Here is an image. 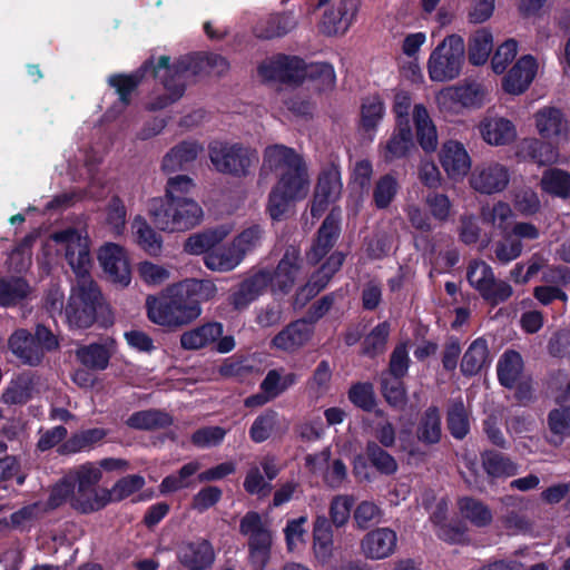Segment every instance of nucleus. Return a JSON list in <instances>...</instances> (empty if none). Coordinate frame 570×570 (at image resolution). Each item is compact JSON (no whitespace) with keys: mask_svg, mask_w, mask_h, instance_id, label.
Listing matches in <instances>:
<instances>
[{"mask_svg":"<svg viewBox=\"0 0 570 570\" xmlns=\"http://www.w3.org/2000/svg\"><path fill=\"white\" fill-rule=\"evenodd\" d=\"M173 285L160 295L146 298L147 316L150 322L164 327H179L196 320L202 308L198 302L186 297L184 292H174Z\"/></svg>","mask_w":570,"mask_h":570,"instance_id":"1","label":"nucleus"},{"mask_svg":"<svg viewBox=\"0 0 570 570\" xmlns=\"http://www.w3.org/2000/svg\"><path fill=\"white\" fill-rule=\"evenodd\" d=\"M149 213L156 227L168 233L189 230L203 219V209L193 198L154 199Z\"/></svg>","mask_w":570,"mask_h":570,"instance_id":"2","label":"nucleus"},{"mask_svg":"<svg viewBox=\"0 0 570 570\" xmlns=\"http://www.w3.org/2000/svg\"><path fill=\"white\" fill-rule=\"evenodd\" d=\"M465 45L461 36H446L430 53L426 61L429 78L433 82H448L456 79L462 71Z\"/></svg>","mask_w":570,"mask_h":570,"instance_id":"3","label":"nucleus"},{"mask_svg":"<svg viewBox=\"0 0 570 570\" xmlns=\"http://www.w3.org/2000/svg\"><path fill=\"white\" fill-rule=\"evenodd\" d=\"M309 191V178L305 164L277 177L269 196L267 210L273 219H281L298 200Z\"/></svg>","mask_w":570,"mask_h":570,"instance_id":"4","label":"nucleus"},{"mask_svg":"<svg viewBox=\"0 0 570 570\" xmlns=\"http://www.w3.org/2000/svg\"><path fill=\"white\" fill-rule=\"evenodd\" d=\"M208 155L218 173L234 177L247 176L258 163L256 149L240 142L213 141Z\"/></svg>","mask_w":570,"mask_h":570,"instance_id":"5","label":"nucleus"},{"mask_svg":"<svg viewBox=\"0 0 570 570\" xmlns=\"http://www.w3.org/2000/svg\"><path fill=\"white\" fill-rule=\"evenodd\" d=\"M101 295L98 287L89 278L80 279L71 291L65 315L70 326L87 328L96 320L97 307L100 305Z\"/></svg>","mask_w":570,"mask_h":570,"instance_id":"6","label":"nucleus"},{"mask_svg":"<svg viewBox=\"0 0 570 570\" xmlns=\"http://www.w3.org/2000/svg\"><path fill=\"white\" fill-rule=\"evenodd\" d=\"M239 532L248 538L249 562L254 570H264L271 558L273 534L268 524L256 512L246 513L239 523Z\"/></svg>","mask_w":570,"mask_h":570,"instance_id":"7","label":"nucleus"},{"mask_svg":"<svg viewBox=\"0 0 570 570\" xmlns=\"http://www.w3.org/2000/svg\"><path fill=\"white\" fill-rule=\"evenodd\" d=\"M52 240L65 250L66 259L73 272L86 278L91 266L90 240L85 228L68 227L51 235Z\"/></svg>","mask_w":570,"mask_h":570,"instance_id":"8","label":"nucleus"},{"mask_svg":"<svg viewBox=\"0 0 570 570\" xmlns=\"http://www.w3.org/2000/svg\"><path fill=\"white\" fill-rule=\"evenodd\" d=\"M488 89L479 82L470 81L450 86L435 96L439 109L443 112L458 114L462 108H480L488 98Z\"/></svg>","mask_w":570,"mask_h":570,"instance_id":"9","label":"nucleus"},{"mask_svg":"<svg viewBox=\"0 0 570 570\" xmlns=\"http://www.w3.org/2000/svg\"><path fill=\"white\" fill-rule=\"evenodd\" d=\"M145 71H151V73L161 79L164 89L166 91L165 97L150 104L151 109H161L167 107L169 104L178 100L185 90L184 85V72L186 66L181 62L170 65L169 57L161 56L158 58L157 65L150 59L144 66Z\"/></svg>","mask_w":570,"mask_h":570,"instance_id":"10","label":"nucleus"},{"mask_svg":"<svg viewBox=\"0 0 570 570\" xmlns=\"http://www.w3.org/2000/svg\"><path fill=\"white\" fill-rule=\"evenodd\" d=\"M511 180L510 168L490 160L476 165L469 177L470 187L481 195H495L504 191Z\"/></svg>","mask_w":570,"mask_h":570,"instance_id":"11","label":"nucleus"},{"mask_svg":"<svg viewBox=\"0 0 570 570\" xmlns=\"http://www.w3.org/2000/svg\"><path fill=\"white\" fill-rule=\"evenodd\" d=\"M468 281L484 299L492 304L507 301L512 295V287L503 281H497L492 268L484 262H473L468 271Z\"/></svg>","mask_w":570,"mask_h":570,"instance_id":"12","label":"nucleus"},{"mask_svg":"<svg viewBox=\"0 0 570 570\" xmlns=\"http://www.w3.org/2000/svg\"><path fill=\"white\" fill-rule=\"evenodd\" d=\"M223 326L219 323H207L186 331L180 336V345L185 350H200L216 343L219 353H228L235 347L233 336H222Z\"/></svg>","mask_w":570,"mask_h":570,"instance_id":"13","label":"nucleus"},{"mask_svg":"<svg viewBox=\"0 0 570 570\" xmlns=\"http://www.w3.org/2000/svg\"><path fill=\"white\" fill-rule=\"evenodd\" d=\"M98 262L109 278L121 286L129 285L131 271L125 248L115 243H106L98 250Z\"/></svg>","mask_w":570,"mask_h":570,"instance_id":"14","label":"nucleus"},{"mask_svg":"<svg viewBox=\"0 0 570 570\" xmlns=\"http://www.w3.org/2000/svg\"><path fill=\"white\" fill-rule=\"evenodd\" d=\"M397 534L390 528H376L368 531L360 541L361 554L372 561L384 560L394 554Z\"/></svg>","mask_w":570,"mask_h":570,"instance_id":"15","label":"nucleus"},{"mask_svg":"<svg viewBox=\"0 0 570 570\" xmlns=\"http://www.w3.org/2000/svg\"><path fill=\"white\" fill-rule=\"evenodd\" d=\"M540 69L539 61L531 55L520 57L502 79V88L510 95H521L533 82Z\"/></svg>","mask_w":570,"mask_h":570,"instance_id":"16","label":"nucleus"},{"mask_svg":"<svg viewBox=\"0 0 570 570\" xmlns=\"http://www.w3.org/2000/svg\"><path fill=\"white\" fill-rule=\"evenodd\" d=\"M358 8L360 0H341L324 12L321 31L327 36L344 35L354 22Z\"/></svg>","mask_w":570,"mask_h":570,"instance_id":"17","label":"nucleus"},{"mask_svg":"<svg viewBox=\"0 0 570 570\" xmlns=\"http://www.w3.org/2000/svg\"><path fill=\"white\" fill-rule=\"evenodd\" d=\"M268 288L272 291V271L261 268L239 284L230 296V303L237 309L245 308Z\"/></svg>","mask_w":570,"mask_h":570,"instance_id":"18","label":"nucleus"},{"mask_svg":"<svg viewBox=\"0 0 570 570\" xmlns=\"http://www.w3.org/2000/svg\"><path fill=\"white\" fill-rule=\"evenodd\" d=\"M439 157L444 171L452 180H462L471 169V157L459 141L444 142Z\"/></svg>","mask_w":570,"mask_h":570,"instance_id":"19","label":"nucleus"},{"mask_svg":"<svg viewBox=\"0 0 570 570\" xmlns=\"http://www.w3.org/2000/svg\"><path fill=\"white\" fill-rule=\"evenodd\" d=\"M301 271L299 250L295 247L286 249L275 271H272L273 294H287L295 284Z\"/></svg>","mask_w":570,"mask_h":570,"instance_id":"20","label":"nucleus"},{"mask_svg":"<svg viewBox=\"0 0 570 570\" xmlns=\"http://www.w3.org/2000/svg\"><path fill=\"white\" fill-rule=\"evenodd\" d=\"M304 165L302 157L292 148L284 145H271L263 154L262 173H274L281 176L284 171L293 170Z\"/></svg>","mask_w":570,"mask_h":570,"instance_id":"21","label":"nucleus"},{"mask_svg":"<svg viewBox=\"0 0 570 570\" xmlns=\"http://www.w3.org/2000/svg\"><path fill=\"white\" fill-rule=\"evenodd\" d=\"M313 335V325L305 320L292 322L277 333L271 346L282 352L294 353L302 348Z\"/></svg>","mask_w":570,"mask_h":570,"instance_id":"22","label":"nucleus"},{"mask_svg":"<svg viewBox=\"0 0 570 570\" xmlns=\"http://www.w3.org/2000/svg\"><path fill=\"white\" fill-rule=\"evenodd\" d=\"M482 139L490 146H505L517 138L515 125L501 116H485L478 125Z\"/></svg>","mask_w":570,"mask_h":570,"instance_id":"23","label":"nucleus"},{"mask_svg":"<svg viewBox=\"0 0 570 570\" xmlns=\"http://www.w3.org/2000/svg\"><path fill=\"white\" fill-rule=\"evenodd\" d=\"M342 191L341 174L336 168L324 171L317 183L311 207L313 216H320L326 207L338 199Z\"/></svg>","mask_w":570,"mask_h":570,"instance_id":"24","label":"nucleus"},{"mask_svg":"<svg viewBox=\"0 0 570 570\" xmlns=\"http://www.w3.org/2000/svg\"><path fill=\"white\" fill-rule=\"evenodd\" d=\"M344 262L342 253H333L326 263L311 277L308 283L299 288L296 294V303L305 304L306 301L318 294L328 283L331 277L340 269Z\"/></svg>","mask_w":570,"mask_h":570,"instance_id":"25","label":"nucleus"},{"mask_svg":"<svg viewBox=\"0 0 570 570\" xmlns=\"http://www.w3.org/2000/svg\"><path fill=\"white\" fill-rule=\"evenodd\" d=\"M259 73L269 80L298 81L306 72L301 59L296 57H279L262 65Z\"/></svg>","mask_w":570,"mask_h":570,"instance_id":"26","label":"nucleus"},{"mask_svg":"<svg viewBox=\"0 0 570 570\" xmlns=\"http://www.w3.org/2000/svg\"><path fill=\"white\" fill-rule=\"evenodd\" d=\"M203 151V145L196 140L181 141L164 156L161 169L166 173L181 170L195 161Z\"/></svg>","mask_w":570,"mask_h":570,"instance_id":"27","label":"nucleus"},{"mask_svg":"<svg viewBox=\"0 0 570 570\" xmlns=\"http://www.w3.org/2000/svg\"><path fill=\"white\" fill-rule=\"evenodd\" d=\"M180 562L191 570H204L215 560V551L207 540L188 542L179 548Z\"/></svg>","mask_w":570,"mask_h":570,"instance_id":"28","label":"nucleus"},{"mask_svg":"<svg viewBox=\"0 0 570 570\" xmlns=\"http://www.w3.org/2000/svg\"><path fill=\"white\" fill-rule=\"evenodd\" d=\"M8 346L11 353L26 365L36 366L42 361L43 354L35 338L26 330H17L9 337Z\"/></svg>","mask_w":570,"mask_h":570,"instance_id":"29","label":"nucleus"},{"mask_svg":"<svg viewBox=\"0 0 570 570\" xmlns=\"http://www.w3.org/2000/svg\"><path fill=\"white\" fill-rule=\"evenodd\" d=\"M340 213L334 210L323 222L317 238L311 250L307 253V259L312 263L320 262L333 247L338 235Z\"/></svg>","mask_w":570,"mask_h":570,"instance_id":"30","label":"nucleus"},{"mask_svg":"<svg viewBox=\"0 0 570 570\" xmlns=\"http://www.w3.org/2000/svg\"><path fill=\"white\" fill-rule=\"evenodd\" d=\"M38 393L39 377L31 373H23L9 383L2 393V401L7 404H23Z\"/></svg>","mask_w":570,"mask_h":570,"instance_id":"31","label":"nucleus"},{"mask_svg":"<svg viewBox=\"0 0 570 570\" xmlns=\"http://www.w3.org/2000/svg\"><path fill=\"white\" fill-rule=\"evenodd\" d=\"M517 156L523 159H532L539 165L556 164L560 161V155L556 147L537 138H524L517 146Z\"/></svg>","mask_w":570,"mask_h":570,"instance_id":"32","label":"nucleus"},{"mask_svg":"<svg viewBox=\"0 0 570 570\" xmlns=\"http://www.w3.org/2000/svg\"><path fill=\"white\" fill-rule=\"evenodd\" d=\"M412 116L420 146L424 151L433 153L438 147V131L426 108L421 104L415 105Z\"/></svg>","mask_w":570,"mask_h":570,"instance_id":"33","label":"nucleus"},{"mask_svg":"<svg viewBox=\"0 0 570 570\" xmlns=\"http://www.w3.org/2000/svg\"><path fill=\"white\" fill-rule=\"evenodd\" d=\"M534 124L539 135L546 139L562 136L567 130V122L561 110L554 107H543L534 114Z\"/></svg>","mask_w":570,"mask_h":570,"instance_id":"34","label":"nucleus"},{"mask_svg":"<svg viewBox=\"0 0 570 570\" xmlns=\"http://www.w3.org/2000/svg\"><path fill=\"white\" fill-rule=\"evenodd\" d=\"M232 229L227 226H220L214 229H208L203 233L189 236L184 245L185 252L191 255L207 254L220 244L229 234Z\"/></svg>","mask_w":570,"mask_h":570,"instance_id":"35","label":"nucleus"},{"mask_svg":"<svg viewBox=\"0 0 570 570\" xmlns=\"http://www.w3.org/2000/svg\"><path fill=\"white\" fill-rule=\"evenodd\" d=\"M109 502H111L109 490L99 487L76 489L72 497V508L81 513L98 511Z\"/></svg>","mask_w":570,"mask_h":570,"instance_id":"36","label":"nucleus"},{"mask_svg":"<svg viewBox=\"0 0 570 570\" xmlns=\"http://www.w3.org/2000/svg\"><path fill=\"white\" fill-rule=\"evenodd\" d=\"M413 147V136L410 124H396V129L383 147V157L385 160L391 161L402 158Z\"/></svg>","mask_w":570,"mask_h":570,"instance_id":"37","label":"nucleus"},{"mask_svg":"<svg viewBox=\"0 0 570 570\" xmlns=\"http://www.w3.org/2000/svg\"><path fill=\"white\" fill-rule=\"evenodd\" d=\"M31 287L20 277L0 279V305L11 307L28 299L31 295Z\"/></svg>","mask_w":570,"mask_h":570,"instance_id":"38","label":"nucleus"},{"mask_svg":"<svg viewBox=\"0 0 570 570\" xmlns=\"http://www.w3.org/2000/svg\"><path fill=\"white\" fill-rule=\"evenodd\" d=\"M242 262L243 259L239 257L232 244L219 248L214 247L212 252L204 256L205 266L213 272L219 273L230 272Z\"/></svg>","mask_w":570,"mask_h":570,"instance_id":"39","label":"nucleus"},{"mask_svg":"<svg viewBox=\"0 0 570 570\" xmlns=\"http://www.w3.org/2000/svg\"><path fill=\"white\" fill-rule=\"evenodd\" d=\"M490 363L488 344L483 338L471 343L463 355L461 371L465 375H475Z\"/></svg>","mask_w":570,"mask_h":570,"instance_id":"40","label":"nucleus"},{"mask_svg":"<svg viewBox=\"0 0 570 570\" xmlns=\"http://www.w3.org/2000/svg\"><path fill=\"white\" fill-rule=\"evenodd\" d=\"M458 509L463 519L476 527H487L492 522L493 515L489 507L474 498L459 499Z\"/></svg>","mask_w":570,"mask_h":570,"instance_id":"41","label":"nucleus"},{"mask_svg":"<svg viewBox=\"0 0 570 570\" xmlns=\"http://www.w3.org/2000/svg\"><path fill=\"white\" fill-rule=\"evenodd\" d=\"M385 116V105L381 97L370 96L361 106V129L368 132L371 138Z\"/></svg>","mask_w":570,"mask_h":570,"instance_id":"42","label":"nucleus"},{"mask_svg":"<svg viewBox=\"0 0 570 570\" xmlns=\"http://www.w3.org/2000/svg\"><path fill=\"white\" fill-rule=\"evenodd\" d=\"M314 556L321 563H326L331 560L334 552L333 532L326 524V519L318 518L314 528L313 540Z\"/></svg>","mask_w":570,"mask_h":570,"instance_id":"43","label":"nucleus"},{"mask_svg":"<svg viewBox=\"0 0 570 570\" xmlns=\"http://www.w3.org/2000/svg\"><path fill=\"white\" fill-rule=\"evenodd\" d=\"M523 368L522 357L514 351H507L498 362V377L502 385L513 387L517 385Z\"/></svg>","mask_w":570,"mask_h":570,"instance_id":"44","label":"nucleus"},{"mask_svg":"<svg viewBox=\"0 0 570 570\" xmlns=\"http://www.w3.org/2000/svg\"><path fill=\"white\" fill-rule=\"evenodd\" d=\"M541 189L554 197H570V174L562 169H547L541 177Z\"/></svg>","mask_w":570,"mask_h":570,"instance_id":"45","label":"nucleus"},{"mask_svg":"<svg viewBox=\"0 0 570 570\" xmlns=\"http://www.w3.org/2000/svg\"><path fill=\"white\" fill-rule=\"evenodd\" d=\"M107 435L106 430L100 428L81 431L68 439L60 448L62 454H72L89 450L98 444Z\"/></svg>","mask_w":570,"mask_h":570,"instance_id":"46","label":"nucleus"},{"mask_svg":"<svg viewBox=\"0 0 570 570\" xmlns=\"http://www.w3.org/2000/svg\"><path fill=\"white\" fill-rule=\"evenodd\" d=\"M297 375L284 368L271 370L261 383V390L273 400L283 394L297 382Z\"/></svg>","mask_w":570,"mask_h":570,"instance_id":"47","label":"nucleus"},{"mask_svg":"<svg viewBox=\"0 0 570 570\" xmlns=\"http://www.w3.org/2000/svg\"><path fill=\"white\" fill-rule=\"evenodd\" d=\"M132 235L137 244L150 255H157L161 249V238L140 216L134 218Z\"/></svg>","mask_w":570,"mask_h":570,"instance_id":"48","label":"nucleus"},{"mask_svg":"<svg viewBox=\"0 0 570 570\" xmlns=\"http://www.w3.org/2000/svg\"><path fill=\"white\" fill-rule=\"evenodd\" d=\"M493 48L492 33L487 29L475 31L469 42V59L474 66L487 62Z\"/></svg>","mask_w":570,"mask_h":570,"instance_id":"49","label":"nucleus"},{"mask_svg":"<svg viewBox=\"0 0 570 570\" xmlns=\"http://www.w3.org/2000/svg\"><path fill=\"white\" fill-rule=\"evenodd\" d=\"M482 464L487 473L493 478L512 476L518 465L501 453L488 451L482 454Z\"/></svg>","mask_w":570,"mask_h":570,"instance_id":"50","label":"nucleus"},{"mask_svg":"<svg viewBox=\"0 0 570 570\" xmlns=\"http://www.w3.org/2000/svg\"><path fill=\"white\" fill-rule=\"evenodd\" d=\"M174 292H184L189 299L207 301L216 294V285L207 279H187L173 285Z\"/></svg>","mask_w":570,"mask_h":570,"instance_id":"51","label":"nucleus"},{"mask_svg":"<svg viewBox=\"0 0 570 570\" xmlns=\"http://www.w3.org/2000/svg\"><path fill=\"white\" fill-rule=\"evenodd\" d=\"M171 423L169 414L158 410H147L134 413L127 420L130 428L139 430H151L165 428Z\"/></svg>","mask_w":570,"mask_h":570,"instance_id":"52","label":"nucleus"},{"mask_svg":"<svg viewBox=\"0 0 570 570\" xmlns=\"http://www.w3.org/2000/svg\"><path fill=\"white\" fill-rule=\"evenodd\" d=\"M68 480L76 485V489H88L97 487L102 478L100 468L96 463L87 462L68 471Z\"/></svg>","mask_w":570,"mask_h":570,"instance_id":"53","label":"nucleus"},{"mask_svg":"<svg viewBox=\"0 0 570 570\" xmlns=\"http://www.w3.org/2000/svg\"><path fill=\"white\" fill-rule=\"evenodd\" d=\"M78 360L87 367L102 371L107 368L110 360V351L101 344H91L77 351Z\"/></svg>","mask_w":570,"mask_h":570,"instance_id":"54","label":"nucleus"},{"mask_svg":"<svg viewBox=\"0 0 570 570\" xmlns=\"http://www.w3.org/2000/svg\"><path fill=\"white\" fill-rule=\"evenodd\" d=\"M417 436L424 443H436L441 438V419L436 407H430L422 416Z\"/></svg>","mask_w":570,"mask_h":570,"instance_id":"55","label":"nucleus"},{"mask_svg":"<svg viewBox=\"0 0 570 570\" xmlns=\"http://www.w3.org/2000/svg\"><path fill=\"white\" fill-rule=\"evenodd\" d=\"M550 432L553 435L552 442L560 444L570 436V406L554 409L548 417Z\"/></svg>","mask_w":570,"mask_h":570,"instance_id":"56","label":"nucleus"},{"mask_svg":"<svg viewBox=\"0 0 570 570\" xmlns=\"http://www.w3.org/2000/svg\"><path fill=\"white\" fill-rule=\"evenodd\" d=\"M448 425L451 434L456 439H462L468 434L469 417L462 400H455L450 404Z\"/></svg>","mask_w":570,"mask_h":570,"instance_id":"57","label":"nucleus"},{"mask_svg":"<svg viewBox=\"0 0 570 570\" xmlns=\"http://www.w3.org/2000/svg\"><path fill=\"white\" fill-rule=\"evenodd\" d=\"M263 230L258 225H253L239 233L230 243L242 259L256 249L262 242Z\"/></svg>","mask_w":570,"mask_h":570,"instance_id":"58","label":"nucleus"},{"mask_svg":"<svg viewBox=\"0 0 570 570\" xmlns=\"http://www.w3.org/2000/svg\"><path fill=\"white\" fill-rule=\"evenodd\" d=\"M140 81V77L138 75H114L110 76L108 82L111 87L116 89V92L119 96V100L115 108L118 109L117 114H120L126 106L129 104V95L137 87Z\"/></svg>","mask_w":570,"mask_h":570,"instance_id":"59","label":"nucleus"},{"mask_svg":"<svg viewBox=\"0 0 570 570\" xmlns=\"http://www.w3.org/2000/svg\"><path fill=\"white\" fill-rule=\"evenodd\" d=\"M47 512V505L43 502H35L22 507L10 515V522L13 528L29 529L38 519Z\"/></svg>","mask_w":570,"mask_h":570,"instance_id":"60","label":"nucleus"},{"mask_svg":"<svg viewBox=\"0 0 570 570\" xmlns=\"http://www.w3.org/2000/svg\"><path fill=\"white\" fill-rule=\"evenodd\" d=\"M481 214L485 223L502 232L509 228L513 219L510 205L503 202L495 203L491 208H483Z\"/></svg>","mask_w":570,"mask_h":570,"instance_id":"61","label":"nucleus"},{"mask_svg":"<svg viewBox=\"0 0 570 570\" xmlns=\"http://www.w3.org/2000/svg\"><path fill=\"white\" fill-rule=\"evenodd\" d=\"M278 422V414L275 411H266L255 419L249 435L256 443L266 441L275 431Z\"/></svg>","mask_w":570,"mask_h":570,"instance_id":"62","label":"nucleus"},{"mask_svg":"<svg viewBox=\"0 0 570 570\" xmlns=\"http://www.w3.org/2000/svg\"><path fill=\"white\" fill-rule=\"evenodd\" d=\"M519 50V45L514 39H508L502 42L497 50L491 60L492 70L501 75L503 73L508 66L515 59Z\"/></svg>","mask_w":570,"mask_h":570,"instance_id":"63","label":"nucleus"},{"mask_svg":"<svg viewBox=\"0 0 570 570\" xmlns=\"http://www.w3.org/2000/svg\"><path fill=\"white\" fill-rule=\"evenodd\" d=\"M367 458L371 463L383 474L390 475L397 471V462L376 443L370 442L366 446Z\"/></svg>","mask_w":570,"mask_h":570,"instance_id":"64","label":"nucleus"}]
</instances>
